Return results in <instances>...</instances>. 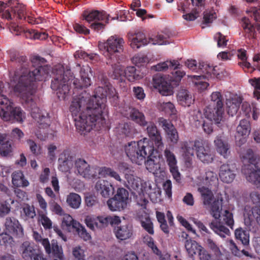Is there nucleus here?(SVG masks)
Wrapping results in <instances>:
<instances>
[{
  "label": "nucleus",
  "mask_w": 260,
  "mask_h": 260,
  "mask_svg": "<svg viewBox=\"0 0 260 260\" xmlns=\"http://www.w3.org/2000/svg\"><path fill=\"white\" fill-rule=\"evenodd\" d=\"M185 247L190 257H193L202 246L199 245L196 241L191 239L186 240L185 242Z\"/></svg>",
  "instance_id": "obj_47"
},
{
  "label": "nucleus",
  "mask_w": 260,
  "mask_h": 260,
  "mask_svg": "<svg viewBox=\"0 0 260 260\" xmlns=\"http://www.w3.org/2000/svg\"><path fill=\"white\" fill-rule=\"evenodd\" d=\"M154 152V151L151 156L146 157L147 159L146 160L145 159V162H143V163H145L147 169L150 172L156 171L158 168H160L159 165L155 162V160L153 158V157H155V156L153 155Z\"/></svg>",
  "instance_id": "obj_53"
},
{
  "label": "nucleus",
  "mask_w": 260,
  "mask_h": 260,
  "mask_svg": "<svg viewBox=\"0 0 260 260\" xmlns=\"http://www.w3.org/2000/svg\"><path fill=\"white\" fill-rule=\"evenodd\" d=\"M75 171L85 178L93 179L96 176L95 173L91 170L88 162L84 159L79 158L75 161Z\"/></svg>",
  "instance_id": "obj_19"
},
{
  "label": "nucleus",
  "mask_w": 260,
  "mask_h": 260,
  "mask_svg": "<svg viewBox=\"0 0 260 260\" xmlns=\"http://www.w3.org/2000/svg\"><path fill=\"white\" fill-rule=\"evenodd\" d=\"M141 189L142 191L149 196L153 203H156L160 197L159 189L157 185L149 180L143 182L141 183Z\"/></svg>",
  "instance_id": "obj_24"
},
{
  "label": "nucleus",
  "mask_w": 260,
  "mask_h": 260,
  "mask_svg": "<svg viewBox=\"0 0 260 260\" xmlns=\"http://www.w3.org/2000/svg\"><path fill=\"white\" fill-rule=\"evenodd\" d=\"M76 225H77L75 227L76 229V232H77L79 236L83 239L84 241L89 240L91 236L89 233H88L82 225H81L79 223H76Z\"/></svg>",
  "instance_id": "obj_59"
},
{
  "label": "nucleus",
  "mask_w": 260,
  "mask_h": 260,
  "mask_svg": "<svg viewBox=\"0 0 260 260\" xmlns=\"http://www.w3.org/2000/svg\"><path fill=\"white\" fill-rule=\"evenodd\" d=\"M178 102L182 106H189L192 103L193 100L191 95L186 89L180 90L177 96Z\"/></svg>",
  "instance_id": "obj_41"
},
{
  "label": "nucleus",
  "mask_w": 260,
  "mask_h": 260,
  "mask_svg": "<svg viewBox=\"0 0 260 260\" xmlns=\"http://www.w3.org/2000/svg\"><path fill=\"white\" fill-rule=\"evenodd\" d=\"M153 84L155 88L163 95L170 94V83L160 74L155 75L153 78Z\"/></svg>",
  "instance_id": "obj_29"
},
{
  "label": "nucleus",
  "mask_w": 260,
  "mask_h": 260,
  "mask_svg": "<svg viewBox=\"0 0 260 260\" xmlns=\"http://www.w3.org/2000/svg\"><path fill=\"white\" fill-rule=\"evenodd\" d=\"M97 192L104 198H109L114 193V187L108 181L99 180L95 184Z\"/></svg>",
  "instance_id": "obj_31"
},
{
  "label": "nucleus",
  "mask_w": 260,
  "mask_h": 260,
  "mask_svg": "<svg viewBox=\"0 0 260 260\" xmlns=\"http://www.w3.org/2000/svg\"><path fill=\"white\" fill-rule=\"evenodd\" d=\"M219 222L212 221L210 223V228L221 238H225L230 235L229 229Z\"/></svg>",
  "instance_id": "obj_39"
},
{
  "label": "nucleus",
  "mask_w": 260,
  "mask_h": 260,
  "mask_svg": "<svg viewBox=\"0 0 260 260\" xmlns=\"http://www.w3.org/2000/svg\"><path fill=\"white\" fill-rule=\"evenodd\" d=\"M6 133H0V154L4 156H8L12 152L11 142L7 138Z\"/></svg>",
  "instance_id": "obj_36"
},
{
  "label": "nucleus",
  "mask_w": 260,
  "mask_h": 260,
  "mask_svg": "<svg viewBox=\"0 0 260 260\" xmlns=\"http://www.w3.org/2000/svg\"><path fill=\"white\" fill-rule=\"evenodd\" d=\"M182 66L178 61L167 60L164 62L157 63L151 67L152 70L158 72H164L168 69L172 70L171 76V81L175 82V85H178L182 78L185 75V72L181 70Z\"/></svg>",
  "instance_id": "obj_11"
},
{
  "label": "nucleus",
  "mask_w": 260,
  "mask_h": 260,
  "mask_svg": "<svg viewBox=\"0 0 260 260\" xmlns=\"http://www.w3.org/2000/svg\"><path fill=\"white\" fill-rule=\"evenodd\" d=\"M147 125V133L150 139V140H149V142L153 144L155 152L159 153L162 150L164 147L160 132L158 130L155 124L152 122H148Z\"/></svg>",
  "instance_id": "obj_14"
},
{
  "label": "nucleus",
  "mask_w": 260,
  "mask_h": 260,
  "mask_svg": "<svg viewBox=\"0 0 260 260\" xmlns=\"http://www.w3.org/2000/svg\"><path fill=\"white\" fill-rule=\"evenodd\" d=\"M39 221L45 230L50 229L52 227L51 220L45 214L40 215Z\"/></svg>",
  "instance_id": "obj_64"
},
{
  "label": "nucleus",
  "mask_w": 260,
  "mask_h": 260,
  "mask_svg": "<svg viewBox=\"0 0 260 260\" xmlns=\"http://www.w3.org/2000/svg\"><path fill=\"white\" fill-rule=\"evenodd\" d=\"M201 193L205 208L210 207V213L215 219H219V222L229 226L233 229L234 224L233 214L228 209H223L222 197L215 199L212 192L207 187H202L198 188Z\"/></svg>",
  "instance_id": "obj_4"
},
{
  "label": "nucleus",
  "mask_w": 260,
  "mask_h": 260,
  "mask_svg": "<svg viewBox=\"0 0 260 260\" xmlns=\"http://www.w3.org/2000/svg\"><path fill=\"white\" fill-rule=\"evenodd\" d=\"M158 122L165 131L171 142L174 144L177 143L179 139L178 132L171 122L162 117L158 119Z\"/></svg>",
  "instance_id": "obj_27"
},
{
  "label": "nucleus",
  "mask_w": 260,
  "mask_h": 260,
  "mask_svg": "<svg viewBox=\"0 0 260 260\" xmlns=\"http://www.w3.org/2000/svg\"><path fill=\"white\" fill-rule=\"evenodd\" d=\"M13 103L9 100V103L0 106V118L6 121L22 123L25 118V113L20 107H13Z\"/></svg>",
  "instance_id": "obj_12"
},
{
  "label": "nucleus",
  "mask_w": 260,
  "mask_h": 260,
  "mask_svg": "<svg viewBox=\"0 0 260 260\" xmlns=\"http://www.w3.org/2000/svg\"><path fill=\"white\" fill-rule=\"evenodd\" d=\"M97 229H102L109 224L112 226L119 224L120 222L119 217L117 216H99L96 217Z\"/></svg>",
  "instance_id": "obj_34"
},
{
  "label": "nucleus",
  "mask_w": 260,
  "mask_h": 260,
  "mask_svg": "<svg viewBox=\"0 0 260 260\" xmlns=\"http://www.w3.org/2000/svg\"><path fill=\"white\" fill-rule=\"evenodd\" d=\"M0 14L3 19L7 20H17L24 19L30 24H39L40 19L32 16H26V8L22 4L17 0H10L8 3L0 1ZM3 28L0 25V30Z\"/></svg>",
  "instance_id": "obj_5"
},
{
  "label": "nucleus",
  "mask_w": 260,
  "mask_h": 260,
  "mask_svg": "<svg viewBox=\"0 0 260 260\" xmlns=\"http://www.w3.org/2000/svg\"><path fill=\"white\" fill-rule=\"evenodd\" d=\"M85 223L87 226L92 231L97 228L96 217L92 215L87 216L85 218Z\"/></svg>",
  "instance_id": "obj_63"
},
{
  "label": "nucleus",
  "mask_w": 260,
  "mask_h": 260,
  "mask_svg": "<svg viewBox=\"0 0 260 260\" xmlns=\"http://www.w3.org/2000/svg\"><path fill=\"white\" fill-rule=\"evenodd\" d=\"M85 202L88 208L97 207L100 204L98 198L92 194L87 195L85 198Z\"/></svg>",
  "instance_id": "obj_56"
},
{
  "label": "nucleus",
  "mask_w": 260,
  "mask_h": 260,
  "mask_svg": "<svg viewBox=\"0 0 260 260\" xmlns=\"http://www.w3.org/2000/svg\"><path fill=\"white\" fill-rule=\"evenodd\" d=\"M143 241L148 245L149 247L152 249L154 253L157 255L159 254L160 251L157 246L155 245L153 239L151 237L148 235H146L143 238Z\"/></svg>",
  "instance_id": "obj_61"
},
{
  "label": "nucleus",
  "mask_w": 260,
  "mask_h": 260,
  "mask_svg": "<svg viewBox=\"0 0 260 260\" xmlns=\"http://www.w3.org/2000/svg\"><path fill=\"white\" fill-rule=\"evenodd\" d=\"M214 39L217 41L218 47H224L226 46L228 40L226 39V37L221 32H218L215 34Z\"/></svg>",
  "instance_id": "obj_62"
},
{
  "label": "nucleus",
  "mask_w": 260,
  "mask_h": 260,
  "mask_svg": "<svg viewBox=\"0 0 260 260\" xmlns=\"http://www.w3.org/2000/svg\"><path fill=\"white\" fill-rule=\"evenodd\" d=\"M127 36L130 45L134 49L140 48L149 43L159 45L170 43V41L168 40L169 36L164 33L157 35L154 39L149 38L148 40L146 38L145 34L141 31L135 33L129 32Z\"/></svg>",
  "instance_id": "obj_9"
},
{
  "label": "nucleus",
  "mask_w": 260,
  "mask_h": 260,
  "mask_svg": "<svg viewBox=\"0 0 260 260\" xmlns=\"http://www.w3.org/2000/svg\"><path fill=\"white\" fill-rule=\"evenodd\" d=\"M118 129L119 133L124 135L126 137H131L132 135L133 128L127 122L120 123Z\"/></svg>",
  "instance_id": "obj_57"
},
{
  "label": "nucleus",
  "mask_w": 260,
  "mask_h": 260,
  "mask_svg": "<svg viewBox=\"0 0 260 260\" xmlns=\"http://www.w3.org/2000/svg\"><path fill=\"white\" fill-rule=\"evenodd\" d=\"M195 146L197 157L204 164H209L213 161L214 155L209 146H205L199 140H196Z\"/></svg>",
  "instance_id": "obj_17"
},
{
  "label": "nucleus",
  "mask_w": 260,
  "mask_h": 260,
  "mask_svg": "<svg viewBox=\"0 0 260 260\" xmlns=\"http://www.w3.org/2000/svg\"><path fill=\"white\" fill-rule=\"evenodd\" d=\"M67 203L71 208L78 209L81 205V197L76 193H70L67 196Z\"/></svg>",
  "instance_id": "obj_51"
},
{
  "label": "nucleus",
  "mask_w": 260,
  "mask_h": 260,
  "mask_svg": "<svg viewBox=\"0 0 260 260\" xmlns=\"http://www.w3.org/2000/svg\"><path fill=\"white\" fill-rule=\"evenodd\" d=\"M125 77L130 82L138 80L142 78L140 72L134 66L127 67L125 69Z\"/></svg>",
  "instance_id": "obj_45"
},
{
  "label": "nucleus",
  "mask_w": 260,
  "mask_h": 260,
  "mask_svg": "<svg viewBox=\"0 0 260 260\" xmlns=\"http://www.w3.org/2000/svg\"><path fill=\"white\" fill-rule=\"evenodd\" d=\"M36 215V211L34 206H30L29 204H26L22 207L21 216L24 220H27L29 219H32Z\"/></svg>",
  "instance_id": "obj_50"
},
{
  "label": "nucleus",
  "mask_w": 260,
  "mask_h": 260,
  "mask_svg": "<svg viewBox=\"0 0 260 260\" xmlns=\"http://www.w3.org/2000/svg\"><path fill=\"white\" fill-rule=\"evenodd\" d=\"M250 131L251 126L249 121L246 119L240 120L237 127L235 134L237 145L240 146L246 142L247 138L249 135Z\"/></svg>",
  "instance_id": "obj_15"
},
{
  "label": "nucleus",
  "mask_w": 260,
  "mask_h": 260,
  "mask_svg": "<svg viewBox=\"0 0 260 260\" xmlns=\"http://www.w3.org/2000/svg\"><path fill=\"white\" fill-rule=\"evenodd\" d=\"M119 58L117 60H112V63L110 64L113 69V76L114 79H118L122 77H125V68L119 64Z\"/></svg>",
  "instance_id": "obj_48"
},
{
  "label": "nucleus",
  "mask_w": 260,
  "mask_h": 260,
  "mask_svg": "<svg viewBox=\"0 0 260 260\" xmlns=\"http://www.w3.org/2000/svg\"><path fill=\"white\" fill-rule=\"evenodd\" d=\"M14 241L13 237L6 233H3L0 234V245H4L6 247L11 246Z\"/></svg>",
  "instance_id": "obj_58"
},
{
  "label": "nucleus",
  "mask_w": 260,
  "mask_h": 260,
  "mask_svg": "<svg viewBox=\"0 0 260 260\" xmlns=\"http://www.w3.org/2000/svg\"><path fill=\"white\" fill-rule=\"evenodd\" d=\"M247 14L253 18L256 22L257 30L260 33V8L251 7L246 10Z\"/></svg>",
  "instance_id": "obj_52"
},
{
  "label": "nucleus",
  "mask_w": 260,
  "mask_h": 260,
  "mask_svg": "<svg viewBox=\"0 0 260 260\" xmlns=\"http://www.w3.org/2000/svg\"><path fill=\"white\" fill-rule=\"evenodd\" d=\"M242 158L244 160H247L249 165H258L260 163V156L258 154L254 153L251 149H248L243 153Z\"/></svg>",
  "instance_id": "obj_44"
},
{
  "label": "nucleus",
  "mask_w": 260,
  "mask_h": 260,
  "mask_svg": "<svg viewBox=\"0 0 260 260\" xmlns=\"http://www.w3.org/2000/svg\"><path fill=\"white\" fill-rule=\"evenodd\" d=\"M242 171L248 181L256 185L260 184V167L259 165L246 166L242 169Z\"/></svg>",
  "instance_id": "obj_25"
},
{
  "label": "nucleus",
  "mask_w": 260,
  "mask_h": 260,
  "mask_svg": "<svg viewBox=\"0 0 260 260\" xmlns=\"http://www.w3.org/2000/svg\"><path fill=\"white\" fill-rule=\"evenodd\" d=\"M46 253L59 260H64L63 249L61 245H59L56 240H52L50 243L48 238H44L42 241Z\"/></svg>",
  "instance_id": "obj_16"
},
{
  "label": "nucleus",
  "mask_w": 260,
  "mask_h": 260,
  "mask_svg": "<svg viewBox=\"0 0 260 260\" xmlns=\"http://www.w3.org/2000/svg\"><path fill=\"white\" fill-rule=\"evenodd\" d=\"M88 96L86 92H82L73 96L69 110L75 121L76 129L81 135H85L93 128L100 131L106 127L105 117H101L94 108L88 110Z\"/></svg>",
  "instance_id": "obj_2"
},
{
  "label": "nucleus",
  "mask_w": 260,
  "mask_h": 260,
  "mask_svg": "<svg viewBox=\"0 0 260 260\" xmlns=\"http://www.w3.org/2000/svg\"><path fill=\"white\" fill-rule=\"evenodd\" d=\"M123 39L117 36L110 37L105 42H99V48L107 58V63L111 64L112 60H117L123 50Z\"/></svg>",
  "instance_id": "obj_7"
},
{
  "label": "nucleus",
  "mask_w": 260,
  "mask_h": 260,
  "mask_svg": "<svg viewBox=\"0 0 260 260\" xmlns=\"http://www.w3.org/2000/svg\"><path fill=\"white\" fill-rule=\"evenodd\" d=\"M27 144L31 152L36 156L40 155L42 153V149L40 145L33 140L29 139L27 140Z\"/></svg>",
  "instance_id": "obj_55"
},
{
  "label": "nucleus",
  "mask_w": 260,
  "mask_h": 260,
  "mask_svg": "<svg viewBox=\"0 0 260 260\" xmlns=\"http://www.w3.org/2000/svg\"><path fill=\"white\" fill-rule=\"evenodd\" d=\"M223 99L221 93L213 92L211 95V102L204 110L205 117L216 124L220 123L223 120L224 110Z\"/></svg>",
  "instance_id": "obj_8"
},
{
  "label": "nucleus",
  "mask_w": 260,
  "mask_h": 260,
  "mask_svg": "<svg viewBox=\"0 0 260 260\" xmlns=\"http://www.w3.org/2000/svg\"><path fill=\"white\" fill-rule=\"evenodd\" d=\"M116 237L121 241L131 238L133 235V228L130 224H125L117 226L114 229Z\"/></svg>",
  "instance_id": "obj_33"
},
{
  "label": "nucleus",
  "mask_w": 260,
  "mask_h": 260,
  "mask_svg": "<svg viewBox=\"0 0 260 260\" xmlns=\"http://www.w3.org/2000/svg\"><path fill=\"white\" fill-rule=\"evenodd\" d=\"M20 250L22 256L25 260H42L41 255L37 253L34 244L29 241L24 242L21 247Z\"/></svg>",
  "instance_id": "obj_23"
},
{
  "label": "nucleus",
  "mask_w": 260,
  "mask_h": 260,
  "mask_svg": "<svg viewBox=\"0 0 260 260\" xmlns=\"http://www.w3.org/2000/svg\"><path fill=\"white\" fill-rule=\"evenodd\" d=\"M205 180L206 184H208L209 186H212L216 185L218 179L217 175L214 172L208 171L205 173Z\"/></svg>",
  "instance_id": "obj_54"
},
{
  "label": "nucleus",
  "mask_w": 260,
  "mask_h": 260,
  "mask_svg": "<svg viewBox=\"0 0 260 260\" xmlns=\"http://www.w3.org/2000/svg\"><path fill=\"white\" fill-rule=\"evenodd\" d=\"M217 152L224 158L227 157L229 151V146L228 143L223 141L221 136H217L214 140Z\"/></svg>",
  "instance_id": "obj_42"
},
{
  "label": "nucleus",
  "mask_w": 260,
  "mask_h": 260,
  "mask_svg": "<svg viewBox=\"0 0 260 260\" xmlns=\"http://www.w3.org/2000/svg\"><path fill=\"white\" fill-rule=\"evenodd\" d=\"M235 236L237 240L241 242L244 246H248L249 244V232L242 228H240L235 231Z\"/></svg>",
  "instance_id": "obj_46"
},
{
  "label": "nucleus",
  "mask_w": 260,
  "mask_h": 260,
  "mask_svg": "<svg viewBox=\"0 0 260 260\" xmlns=\"http://www.w3.org/2000/svg\"><path fill=\"white\" fill-rule=\"evenodd\" d=\"M122 114L125 117L134 121L141 126H146L148 124L144 113L136 108L128 107L124 110Z\"/></svg>",
  "instance_id": "obj_18"
},
{
  "label": "nucleus",
  "mask_w": 260,
  "mask_h": 260,
  "mask_svg": "<svg viewBox=\"0 0 260 260\" xmlns=\"http://www.w3.org/2000/svg\"><path fill=\"white\" fill-rule=\"evenodd\" d=\"M13 184L16 187H26L29 185V182L26 180L21 171H15L12 174Z\"/></svg>",
  "instance_id": "obj_40"
},
{
  "label": "nucleus",
  "mask_w": 260,
  "mask_h": 260,
  "mask_svg": "<svg viewBox=\"0 0 260 260\" xmlns=\"http://www.w3.org/2000/svg\"><path fill=\"white\" fill-rule=\"evenodd\" d=\"M217 67L210 66L207 62H201L199 64V70L202 74L200 76H193V78L197 80H201L202 79H207L214 77H217L219 74L216 71Z\"/></svg>",
  "instance_id": "obj_28"
},
{
  "label": "nucleus",
  "mask_w": 260,
  "mask_h": 260,
  "mask_svg": "<svg viewBox=\"0 0 260 260\" xmlns=\"http://www.w3.org/2000/svg\"><path fill=\"white\" fill-rule=\"evenodd\" d=\"M244 222L247 226H251L253 221L256 222L260 226V207L254 206L253 207L246 206L244 212Z\"/></svg>",
  "instance_id": "obj_26"
},
{
  "label": "nucleus",
  "mask_w": 260,
  "mask_h": 260,
  "mask_svg": "<svg viewBox=\"0 0 260 260\" xmlns=\"http://www.w3.org/2000/svg\"><path fill=\"white\" fill-rule=\"evenodd\" d=\"M237 56L241 60V61L238 62L239 66L242 68L245 72H251L254 70L251 64L247 61L246 50L242 48L238 49L237 51Z\"/></svg>",
  "instance_id": "obj_37"
},
{
  "label": "nucleus",
  "mask_w": 260,
  "mask_h": 260,
  "mask_svg": "<svg viewBox=\"0 0 260 260\" xmlns=\"http://www.w3.org/2000/svg\"><path fill=\"white\" fill-rule=\"evenodd\" d=\"M241 102V99L238 98L232 99L231 100L229 101L226 103L228 106L227 110L229 115L232 116L235 115L240 108Z\"/></svg>",
  "instance_id": "obj_49"
},
{
  "label": "nucleus",
  "mask_w": 260,
  "mask_h": 260,
  "mask_svg": "<svg viewBox=\"0 0 260 260\" xmlns=\"http://www.w3.org/2000/svg\"><path fill=\"white\" fill-rule=\"evenodd\" d=\"M82 16L83 19L89 23L96 21H103L108 23L110 17L109 15H108L106 12L98 10L84 11L82 14Z\"/></svg>",
  "instance_id": "obj_22"
},
{
  "label": "nucleus",
  "mask_w": 260,
  "mask_h": 260,
  "mask_svg": "<svg viewBox=\"0 0 260 260\" xmlns=\"http://www.w3.org/2000/svg\"><path fill=\"white\" fill-rule=\"evenodd\" d=\"M164 154L166 161L169 167L170 171L174 179L177 182L180 183L181 180V174L177 166V159L175 154L167 149L165 150Z\"/></svg>",
  "instance_id": "obj_21"
},
{
  "label": "nucleus",
  "mask_w": 260,
  "mask_h": 260,
  "mask_svg": "<svg viewBox=\"0 0 260 260\" xmlns=\"http://www.w3.org/2000/svg\"><path fill=\"white\" fill-rule=\"evenodd\" d=\"M241 26L243 28V33L246 38L253 39L255 37V27L251 24L249 19L244 17L241 20Z\"/></svg>",
  "instance_id": "obj_38"
},
{
  "label": "nucleus",
  "mask_w": 260,
  "mask_h": 260,
  "mask_svg": "<svg viewBox=\"0 0 260 260\" xmlns=\"http://www.w3.org/2000/svg\"><path fill=\"white\" fill-rule=\"evenodd\" d=\"M236 176V169L234 165L223 164L219 169V177L221 181L226 183H232Z\"/></svg>",
  "instance_id": "obj_20"
},
{
  "label": "nucleus",
  "mask_w": 260,
  "mask_h": 260,
  "mask_svg": "<svg viewBox=\"0 0 260 260\" xmlns=\"http://www.w3.org/2000/svg\"><path fill=\"white\" fill-rule=\"evenodd\" d=\"M141 224L142 228L149 234H154L153 224L149 217H146L145 221L141 220Z\"/></svg>",
  "instance_id": "obj_60"
},
{
  "label": "nucleus",
  "mask_w": 260,
  "mask_h": 260,
  "mask_svg": "<svg viewBox=\"0 0 260 260\" xmlns=\"http://www.w3.org/2000/svg\"><path fill=\"white\" fill-rule=\"evenodd\" d=\"M106 91L102 87L99 86L94 90V94L89 98L88 96V106L87 109L94 108L92 111L96 112L101 117H105L108 113V108L105 104L106 101Z\"/></svg>",
  "instance_id": "obj_10"
},
{
  "label": "nucleus",
  "mask_w": 260,
  "mask_h": 260,
  "mask_svg": "<svg viewBox=\"0 0 260 260\" xmlns=\"http://www.w3.org/2000/svg\"><path fill=\"white\" fill-rule=\"evenodd\" d=\"M6 229L17 237L21 238L24 236L23 229L19 221L14 217H9L6 219Z\"/></svg>",
  "instance_id": "obj_30"
},
{
  "label": "nucleus",
  "mask_w": 260,
  "mask_h": 260,
  "mask_svg": "<svg viewBox=\"0 0 260 260\" xmlns=\"http://www.w3.org/2000/svg\"><path fill=\"white\" fill-rule=\"evenodd\" d=\"M155 151L152 143L147 138L138 142L132 141L125 146V152L133 162L141 165L146 157H150Z\"/></svg>",
  "instance_id": "obj_6"
},
{
  "label": "nucleus",
  "mask_w": 260,
  "mask_h": 260,
  "mask_svg": "<svg viewBox=\"0 0 260 260\" xmlns=\"http://www.w3.org/2000/svg\"><path fill=\"white\" fill-rule=\"evenodd\" d=\"M10 61L16 68L13 75L11 73L10 81L15 84L14 91L18 93L24 107L30 111L32 117L39 124V127L46 128L50 125V119L39 112V109L35 101L37 86L36 81L45 80L49 73V67L45 65L46 60L39 56H34L31 67L27 57L18 52L10 54Z\"/></svg>",
  "instance_id": "obj_1"
},
{
  "label": "nucleus",
  "mask_w": 260,
  "mask_h": 260,
  "mask_svg": "<svg viewBox=\"0 0 260 260\" xmlns=\"http://www.w3.org/2000/svg\"><path fill=\"white\" fill-rule=\"evenodd\" d=\"M90 69L87 67L86 68H81L80 74L81 80L73 77L70 70L64 71L62 67L58 69H55L53 71L54 77L52 80L51 87L55 91L60 100H64L70 93L69 84L70 81H73L75 90L87 88L91 84L90 78L88 77V72Z\"/></svg>",
  "instance_id": "obj_3"
},
{
  "label": "nucleus",
  "mask_w": 260,
  "mask_h": 260,
  "mask_svg": "<svg viewBox=\"0 0 260 260\" xmlns=\"http://www.w3.org/2000/svg\"><path fill=\"white\" fill-rule=\"evenodd\" d=\"M130 199L128 191L124 188H118L114 197L109 199L107 205L112 211H120L126 208Z\"/></svg>",
  "instance_id": "obj_13"
},
{
  "label": "nucleus",
  "mask_w": 260,
  "mask_h": 260,
  "mask_svg": "<svg viewBox=\"0 0 260 260\" xmlns=\"http://www.w3.org/2000/svg\"><path fill=\"white\" fill-rule=\"evenodd\" d=\"M9 29L16 35H20L30 39H36L37 31L35 29H24L15 23H12L9 26Z\"/></svg>",
  "instance_id": "obj_32"
},
{
  "label": "nucleus",
  "mask_w": 260,
  "mask_h": 260,
  "mask_svg": "<svg viewBox=\"0 0 260 260\" xmlns=\"http://www.w3.org/2000/svg\"><path fill=\"white\" fill-rule=\"evenodd\" d=\"M126 186L129 189L137 190L142 183L141 178L131 174H125Z\"/></svg>",
  "instance_id": "obj_43"
},
{
  "label": "nucleus",
  "mask_w": 260,
  "mask_h": 260,
  "mask_svg": "<svg viewBox=\"0 0 260 260\" xmlns=\"http://www.w3.org/2000/svg\"><path fill=\"white\" fill-rule=\"evenodd\" d=\"M196 140L194 141L184 142L182 145L184 155L185 156L186 163L191 164L192 159L194 156V150L196 151V146H195Z\"/></svg>",
  "instance_id": "obj_35"
}]
</instances>
